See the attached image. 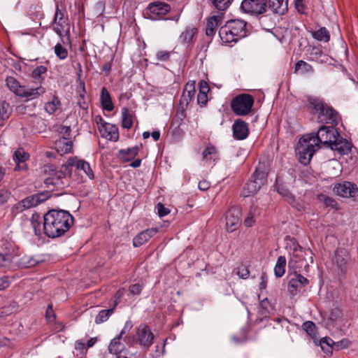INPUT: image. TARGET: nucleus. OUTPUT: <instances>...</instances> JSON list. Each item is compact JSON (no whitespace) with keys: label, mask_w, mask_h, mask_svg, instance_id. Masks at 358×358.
I'll return each instance as SVG.
<instances>
[{"label":"nucleus","mask_w":358,"mask_h":358,"mask_svg":"<svg viewBox=\"0 0 358 358\" xmlns=\"http://www.w3.org/2000/svg\"><path fill=\"white\" fill-rule=\"evenodd\" d=\"M55 53L60 59H64L68 56L67 50L59 43L55 46Z\"/></svg>","instance_id":"nucleus-50"},{"label":"nucleus","mask_w":358,"mask_h":358,"mask_svg":"<svg viewBox=\"0 0 358 358\" xmlns=\"http://www.w3.org/2000/svg\"><path fill=\"white\" fill-rule=\"evenodd\" d=\"M137 342L148 349L153 343L154 335L150 331L148 326L145 324H141L136 330Z\"/></svg>","instance_id":"nucleus-16"},{"label":"nucleus","mask_w":358,"mask_h":358,"mask_svg":"<svg viewBox=\"0 0 358 358\" xmlns=\"http://www.w3.org/2000/svg\"><path fill=\"white\" fill-rule=\"evenodd\" d=\"M195 81H189L185 86L182 94L180 99V104H185L187 106L194 96Z\"/></svg>","instance_id":"nucleus-24"},{"label":"nucleus","mask_w":358,"mask_h":358,"mask_svg":"<svg viewBox=\"0 0 358 358\" xmlns=\"http://www.w3.org/2000/svg\"><path fill=\"white\" fill-rule=\"evenodd\" d=\"M289 277L287 291L292 296H296L309 282L308 280L300 273H298L296 270H294V273L290 274Z\"/></svg>","instance_id":"nucleus-13"},{"label":"nucleus","mask_w":358,"mask_h":358,"mask_svg":"<svg viewBox=\"0 0 358 358\" xmlns=\"http://www.w3.org/2000/svg\"><path fill=\"white\" fill-rule=\"evenodd\" d=\"M196 32L195 28H187L180 36V39L183 43H190Z\"/></svg>","instance_id":"nucleus-46"},{"label":"nucleus","mask_w":358,"mask_h":358,"mask_svg":"<svg viewBox=\"0 0 358 358\" xmlns=\"http://www.w3.org/2000/svg\"><path fill=\"white\" fill-rule=\"evenodd\" d=\"M78 106L83 110L88 109V102L85 99V96L84 94H80V96L78 99Z\"/></svg>","instance_id":"nucleus-63"},{"label":"nucleus","mask_w":358,"mask_h":358,"mask_svg":"<svg viewBox=\"0 0 358 358\" xmlns=\"http://www.w3.org/2000/svg\"><path fill=\"white\" fill-rule=\"evenodd\" d=\"M132 115L130 113L128 108L124 107L122 109V126L127 129L132 127Z\"/></svg>","instance_id":"nucleus-42"},{"label":"nucleus","mask_w":358,"mask_h":358,"mask_svg":"<svg viewBox=\"0 0 358 358\" xmlns=\"http://www.w3.org/2000/svg\"><path fill=\"white\" fill-rule=\"evenodd\" d=\"M334 192L338 196L343 197H349L353 201H358V187L350 182L344 181L334 185Z\"/></svg>","instance_id":"nucleus-11"},{"label":"nucleus","mask_w":358,"mask_h":358,"mask_svg":"<svg viewBox=\"0 0 358 358\" xmlns=\"http://www.w3.org/2000/svg\"><path fill=\"white\" fill-rule=\"evenodd\" d=\"M350 342L347 339H343L338 342H334V350H339L343 348H348Z\"/></svg>","instance_id":"nucleus-61"},{"label":"nucleus","mask_w":358,"mask_h":358,"mask_svg":"<svg viewBox=\"0 0 358 358\" xmlns=\"http://www.w3.org/2000/svg\"><path fill=\"white\" fill-rule=\"evenodd\" d=\"M294 73H300L302 75L307 73H313L314 72L313 67L303 60L298 61L294 66Z\"/></svg>","instance_id":"nucleus-34"},{"label":"nucleus","mask_w":358,"mask_h":358,"mask_svg":"<svg viewBox=\"0 0 358 358\" xmlns=\"http://www.w3.org/2000/svg\"><path fill=\"white\" fill-rule=\"evenodd\" d=\"M28 158L29 157L25 153L24 150L22 148H18L13 155V160L16 163L15 170H25L27 169V165L24 162L28 159Z\"/></svg>","instance_id":"nucleus-27"},{"label":"nucleus","mask_w":358,"mask_h":358,"mask_svg":"<svg viewBox=\"0 0 358 358\" xmlns=\"http://www.w3.org/2000/svg\"><path fill=\"white\" fill-rule=\"evenodd\" d=\"M73 217L67 210L52 209L43 215V231L49 238L63 236L73 224Z\"/></svg>","instance_id":"nucleus-1"},{"label":"nucleus","mask_w":358,"mask_h":358,"mask_svg":"<svg viewBox=\"0 0 358 358\" xmlns=\"http://www.w3.org/2000/svg\"><path fill=\"white\" fill-rule=\"evenodd\" d=\"M114 307H111L108 310H101L99 312L98 315H96L95 318V322L96 324H101L106 320L110 317V316L114 312Z\"/></svg>","instance_id":"nucleus-44"},{"label":"nucleus","mask_w":358,"mask_h":358,"mask_svg":"<svg viewBox=\"0 0 358 358\" xmlns=\"http://www.w3.org/2000/svg\"><path fill=\"white\" fill-rule=\"evenodd\" d=\"M289 322L286 319L277 318L271 328H269L268 334L275 338H282L289 335Z\"/></svg>","instance_id":"nucleus-15"},{"label":"nucleus","mask_w":358,"mask_h":358,"mask_svg":"<svg viewBox=\"0 0 358 358\" xmlns=\"http://www.w3.org/2000/svg\"><path fill=\"white\" fill-rule=\"evenodd\" d=\"M254 104V98L249 94H241L231 101V108L234 114L239 116L248 115Z\"/></svg>","instance_id":"nucleus-7"},{"label":"nucleus","mask_w":358,"mask_h":358,"mask_svg":"<svg viewBox=\"0 0 358 358\" xmlns=\"http://www.w3.org/2000/svg\"><path fill=\"white\" fill-rule=\"evenodd\" d=\"M234 137L237 140H244L249 135V128L247 122L241 119H237L232 125Z\"/></svg>","instance_id":"nucleus-19"},{"label":"nucleus","mask_w":358,"mask_h":358,"mask_svg":"<svg viewBox=\"0 0 358 358\" xmlns=\"http://www.w3.org/2000/svg\"><path fill=\"white\" fill-rule=\"evenodd\" d=\"M305 107L313 115H317L318 122L336 126L339 122L338 113L330 105L317 96H308Z\"/></svg>","instance_id":"nucleus-2"},{"label":"nucleus","mask_w":358,"mask_h":358,"mask_svg":"<svg viewBox=\"0 0 358 358\" xmlns=\"http://www.w3.org/2000/svg\"><path fill=\"white\" fill-rule=\"evenodd\" d=\"M10 193L6 189H0V206L5 203L10 197Z\"/></svg>","instance_id":"nucleus-62"},{"label":"nucleus","mask_w":358,"mask_h":358,"mask_svg":"<svg viewBox=\"0 0 358 358\" xmlns=\"http://www.w3.org/2000/svg\"><path fill=\"white\" fill-rule=\"evenodd\" d=\"M25 210L26 208L22 206L21 201H19L12 207L10 212L13 216H15Z\"/></svg>","instance_id":"nucleus-56"},{"label":"nucleus","mask_w":358,"mask_h":358,"mask_svg":"<svg viewBox=\"0 0 358 358\" xmlns=\"http://www.w3.org/2000/svg\"><path fill=\"white\" fill-rule=\"evenodd\" d=\"M267 8L273 13L284 15L288 10V0H267Z\"/></svg>","instance_id":"nucleus-22"},{"label":"nucleus","mask_w":358,"mask_h":358,"mask_svg":"<svg viewBox=\"0 0 358 358\" xmlns=\"http://www.w3.org/2000/svg\"><path fill=\"white\" fill-rule=\"evenodd\" d=\"M158 231L156 228H151L144 230L136 235L133 239V245L136 248L141 246Z\"/></svg>","instance_id":"nucleus-23"},{"label":"nucleus","mask_w":358,"mask_h":358,"mask_svg":"<svg viewBox=\"0 0 358 358\" xmlns=\"http://www.w3.org/2000/svg\"><path fill=\"white\" fill-rule=\"evenodd\" d=\"M247 22L242 20H231L221 27L219 35L222 42L229 43L236 42L239 38L247 36Z\"/></svg>","instance_id":"nucleus-3"},{"label":"nucleus","mask_w":358,"mask_h":358,"mask_svg":"<svg viewBox=\"0 0 358 358\" xmlns=\"http://www.w3.org/2000/svg\"><path fill=\"white\" fill-rule=\"evenodd\" d=\"M68 175L64 169L60 171H56L52 176L45 179L44 183L48 188L50 186L56 187L57 189H63L66 186V182L64 179H66V176Z\"/></svg>","instance_id":"nucleus-18"},{"label":"nucleus","mask_w":358,"mask_h":358,"mask_svg":"<svg viewBox=\"0 0 358 358\" xmlns=\"http://www.w3.org/2000/svg\"><path fill=\"white\" fill-rule=\"evenodd\" d=\"M241 208L238 206L231 207L226 213V227L229 232L235 231L241 224Z\"/></svg>","instance_id":"nucleus-14"},{"label":"nucleus","mask_w":358,"mask_h":358,"mask_svg":"<svg viewBox=\"0 0 358 358\" xmlns=\"http://www.w3.org/2000/svg\"><path fill=\"white\" fill-rule=\"evenodd\" d=\"M16 266L15 256L9 251L0 252V267L11 269Z\"/></svg>","instance_id":"nucleus-26"},{"label":"nucleus","mask_w":358,"mask_h":358,"mask_svg":"<svg viewBox=\"0 0 358 358\" xmlns=\"http://www.w3.org/2000/svg\"><path fill=\"white\" fill-rule=\"evenodd\" d=\"M233 0H211L213 6L219 10H225L231 5Z\"/></svg>","instance_id":"nucleus-49"},{"label":"nucleus","mask_w":358,"mask_h":358,"mask_svg":"<svg viewBox=\"0 0 358 358\" xmlns=\"http://www.w3.org/2000/svg\"><path fill=\"white\" fill-rule=\"evenodd\" d=\"M312 37L321 42L327 43L330 40V34L324 27H320L318 30L311 31Z\"/></svg>","instance_id":"nucleus-33"},{"label":"nucleus","mask_w":358,"mask_h":358,"mask_svg":"<svg viewBox=\"0 0 358 358\" xmlns=\"http://www.w3.org/2000/svg\"><path fill=\"white\" fill-rule=\"evenodd\" d=\"M101 103L103 110L112 111L114 108L110 95L106 87L101 89Z\"/></svg>","instance_id":"nucleus-31"},{"label":"nucleus","mask_w":358,"mask_h":358,"mask_svg":"<svg viewBox=\"0 0 358 358\" xmlns=\"http://www.w3.org/2000/svg\"><path fill=\"white\" fill-rule=\"evenodd\" d=\"M138 151L139 147L137 145L126 150H120L118 152V157L123 162H129L135 158Z\"/></svg>","instance_id":"nucleus-29"},{"label":"nucleus","mask_w":358,"mask_h":358,"mask_svg":"<svg viewBox=\"0 0 358 358\" xmlns=\"http://www.w3.org/2000/svg\"><path fill=\"white\" fill-rule=\"evenodd\" d=\"M316 146L317 145L313 143L307 134L299 139L296 147V152L299 155V160L301 164L307 165L310 163L316 151Z\"/></svg>","instance_id":"nucleus-6"},{"label":"nucleus","mask_w":358,"mask_h":358,"mask_svg":"<svg viewBox=\"0 0 358 358\" xmlns=\"http://www.w3.org/2000/svg\"><path fill=\"white\" fill-rule=\"evenodd\" d=\"M142 290V285L139 283L134 284L129 286V292L132 295H139Z\"/></svg>","instance_id":"nucleus-58"},{"label":"nucleus","mask_w":358,"mask_h":358,"mask_svg":"<svg viewBox=\"0 0 358 358\" xmlns=\"http://www.w3.org/2000/svg\"><path fill=\"white\" fill-rule=\"evenodd\" d=\"M241 8L244 13L258 15L266 12L267 0H243Z\"/></svg>","instance_id":"nucleus-12"},{"label":"nucleus","mask_w":358,"mask_h":358,"mask_svg":"<svg viewBox=\"0 0 358 358\" xmlns=\"http://www.w3.org/2000/svg\"><path fill=\"white\" fill-rule=\"evenodd\" d=\"M76 166L78 171H83L90 179L94 178L93 171L88 162L83 159H78L77 157H70L66 163L64 164L62 169H64L67 172L68 176L72 174V167Z\"/></svg>","instance_id":"nucleus-10"},{"label":"nucleus","mask_w":358,"mask_h":358,"mask_svg":"<svg viewBox=\"0 0 358 358\" xmlns=\"http://www.w3.org/2000/svg\"><path fill=\"white\" fill-rule=\"evenodd\" d=\"M334 126L327 127L322 125L319 128L316 134L310 133L307 135L311 138L315 145H318L319 143H322L330 146L334 140L339 136V133Z\"/></svg>","instance_id":"nucleus-8"},{"label":"nucleus","mask_w":358,"mask_h":358,"mask_svg":"<svg viewBox=\"0 0 358 358\" xmlns=\"http://www.w3.org/2000/svg\"><path fill=\"white\" fill-rule=\"evenodd\" d=\"M47 72V68L44 66H38L35 68L31 73V76L34 79H42L41 76Z\"/></svg>","instance_id":"nucleus-53"},{"label":"nucleus","mask_w":358,"mask_h":358,"mask_svg":"<svg viewBox=\"0 0 358 358\" xmlns=\"http://www.w3.org/2000/svg\"><path fill=\"white\" fill-rule=\"evenodd\" d=\"M12 113V108L6 101L0 102V127L3 126Z\"/></svg>","instance_id":"nucleus-30"},{"label":"nucleus","mask_w":358,"mask_h":358,"mask_svg":"<svg viewBox=\"0 0 358 358\" xmlns=\"http://www.w3.org/2000/svg\"><path fill=\"white\" fill-rule=\"evenodd\" d=\"M54 189H51L50 191H44L35 194H33V197L34 199L35 202H37V205L45 201L48 199L51 196V191H53Z\"/></svg>","instance_id":"nucleus-48"},{"label":"nucleus","mask_w":358,"mask_h":358,"mask_svg":"<svg viewBox=\"0 0 358 358\" xmlns=\"http://www.w3.org/2000/svg\"><path fill=\"white\" fill-rule=\"evenodd\" d=\"M290 248L292 250V257L288 262V267L289 269L296 270L297 268H308L309 266L308 262L306 260V256L308 253L312 255L309 249H304L299 244L294 241Z\"/></svg>","instance_id":"nucleus-5"},{"label":"nucleus","mask_w":358,"mask_h":358,"mask_svg":"<svg viewBox=\"0 0 358 358\" xmlns=\"http://www.w3.org/2000/svg\"><path fill=\"white\" fill-rule=\"evenodd\" d=\"M250 274L249 270L248 268L243 265L237 268V275L240 276L241 278L246 279L248 278Z\"/></svg>","instance_id":"nucleus-57"},{"label":"nucleus","mask_w":358,"mask_h":358,"mask_svg":"<svg viewBox=\"0 0 358 358\" xmlns=\"http://www.w3.org/2000/svg\"><path fill=\"white\" fill-rule=\"evenodd\" d=\"M59 144L63 145L62 150L64 151V153H69L73 150V142L69 138H65V139L59 140Z\"/></svg>","instance_id":"nucleus-51"},{"label":"nucleus","mask_w":358,"mask_h":358,"mask_svg":"<svg viewBox=\"0 0 358 358\" xmlns=\"http://www.w3.org/2000/svg\"><path fill=\"white\" fill-rule=\"evenodd\" d=\"M170 10L169 4L162 1H154L148 4L143 11V15L147 19L159 20L164 19V16Z\"/></svg>","instance_id":"nucleus-9"},{"label":"nucleus","mask_w":358,"mask_h":358,"mask_svg":"<svg viewBox=\"0 0 358 358\" xmlns=\"http://www.w3.org/2000/svg\"><path fill=\"white\" fill-rule=\"evenodd\" d=\"M217 157V150L213 145L207 146L203 152V159L206 161H214Z\"/></svg>","instance_id":"nucleus-45"},{"label":"nucleus","mask_w":358,"mask_h":358,"mask_svg":"<svg viewBox=\"0 0 358 358\" xmlns=\"http://www.w3.org/2000/svg\"><path fill=\"white\" fill-rule=\"evenodd\" d=\"M157 209L159 217L166 216L170 213V210L166 208L162 203H157Z\"/></svg>","instance_id":"nucleus-59"},{"label":"nucleus","mask_w":358,"mask_h":358,"mask_svg":"<svg viewBox=\"0 0 358 358\" xmlns=\"http://www.w3.org/2000/svg\"><path fill=\"white\" fill-rule=\"evenodd\" d=\"M259 215V210L257 206L252 205L248 212V215L244 220V225L247 227H252L255 222V217Z\"/></svg>","instance_id":"nucleus-39"},{"label":"nucleus","mask_w":358,"mask_h":358,"mask_svg":"<svg viewBox=\"0 0 358 358\" xmlns=\"http://www.w3.org/2000/svg\"><path fill=\"white\" fill-rule=\"evenodd\" d=\"M59 12H55V17H54V23L55 26L54 27L55 31L59 36H62V31H64V26L63 22H57Z\"/></svg>","instance_id":"nucleus-52"},{"label":"nucleus","mask_w":358,"mask_h":358,"mask_svg":"<svg viewBox=\"0 0 358 358\" xmlns=\"http://www.w3.org/2000/svg\"><path fill=\"white\" fill-rule=\"evenodd\" d=\"M122 336L119 335L117 337L113 338L108 346V351L110 353L115 355L120 354L124 349V345L120 342V339Z\"/></svg>","instance_id":"nucleus-38"},{"label":"nucleus","mask_w":358,"mask_h":358,"mask_svg":"<svg viewBox=\"0 0 358 358\" xmlns=\"http://www.w3.org/2000/svg\"><path fill=\"white\" fill-rule=\"evenodd\" d=\"M332 150L337 151L340 155H348L351 151L352 144L340 135L336 137L329 146Z\"/></svg>","instance_id":"nucleus-20"},{"label":"nucleus","mask_w":358,"mask_h":358,"mask_svg":"<svg viewBox=\"0 0 358 358\" xmlns=\"http://www.w3.org/2000/svg\"><path fill=\"white\" fill-rule=\"evenodd\" d=\"M98 117L101 123L99 130L101 136L114 142L117 141L119 139L118 128L114 124L106 122L101 117L99 116Z\"/></svg>","instance_id":"nucleus-17"},{"label":"nucleus","mask_w":358,"mask_h":358,"mask_svg":"<svg viewBox=\"0 0 358 358\" xmlns=\"http://www.w3.org/2000/svg\"><path fill=\"white\" fill-rule=\"evenodd\" d=\"M334 341L330 338L329 337H324L318 339L317 344L319 345L322 350L327 355H331L332 354V350H334Z\"/></svg>","instance_id":"nucleus-37"},{"label":"nucleus","mask_w":358,"mask_h":358,"mask_svg":"<svg viewBox=\"0 0 358 358\" xmlns=\"http://www.w3.org/2000/svg\"><path fill=\"white\" fill-rule=\"evenodd\" d=\"M286 258L285 256H280L276 262L274 273L277 278L282 277L285 272Z\"/></svg>","instance_id":"nucleus-41"},{"label":"nucleus","mask_w":358,"mask_h":358,"mask_svg":"<svg viewBox=\"0 0 358 358\" xmlns=\"http://www.w3.org/2000/svg\"><path fill=\"white\" fill-rule=\"evenodd\" d=\"M222 14L213 15L208 18L206 24V34L208 36H213L215 34L216 29L221 25L222 22Z\"/></svg>","instance_id":"nucleus-25"},{"label":"nucleus","mask_w":358,"mask_h":358,"mask_svg":"<svg viewBox=\"0 0 358 358\" xmlns=\"http://www.w3.org/2000/svg\"><path fill=\"white\" fill-rule=\"evenodd\" d=\"M126 294V289L124 288L120 289L114 296L115 300L113 301V305L112 307H115L121 303L122 296Z\"/></svg>","instance_id":"nucleus-55"},{"label":"nucleus","mask_w":358,"mask_h":358,"mask_svg":"<svg viewBox=\"0 0 358 358\" xmlns=\"http://www.w3.org/2000/svg\"><path fill=\"white\" fill-rule=\"evenodd\" d=\"M199 94H208L210 87L208 84L205 80H202L199 84Z\"/></svg>","instance_id":"nucleus-60"},{"label":"nucleus","mask_w":358,"mask_h":358,"mask_svg":"<svg viewBox=\"0 0 358 358\" xmlns=\"http://www.w3.org/2000/svg\"><path fill=\"white\" fill-rule=\"evenodd\" d=\"M157 57L159 61H168L170 57V52L168 51H159L157 53Z\"/></svg>","instance_id":"nucleus-64"},{"label":"nucleus","mask_w":358,"mask_h":358,"mask_svg":"<svg viewBox=\"0 0 358 358\" xmlns=\"http://www.w3.org/2000/svg\"><path fill=\"white\" fill-rule=\"evenodd\" d=\"M20 201L22 203V206H24V207L26 209L37 206V202H35L32 195L26 197L25 199L21 200Z\"/></svg>","instance_id":"nucleus-54"},{"label":"nucleus","mask_w":358,"mask_h":358,"mask_svg":"<svg viewBox=\"0 0 358 358\" xmlns=\"http://www.w3.org/2000/svg\"><path fill=\"white\" fill-rule=\"evenodd\" d=\"M60 106V101L56 96H54L51 101H48L45 105V110L49 114L55 113Z\"/></svg>","instance_id":"nucleus-47"},{"label":"nucleus","mask_w":358,"mask_h":358,"mask_svg":"<svg viewBox=\"0 0 358 358\" xmlns=\"http://www.w3.org/2000/svg\"><path fill=\"white\" fill-rule=\"evenodd\" d=\"M268 172L264 164L259 163L255 173L244 185L241 195L244 197L254 196L266 182Z\"/></svg>","instance_id":"nucleus-4"},{"label":"nucleus","mask_w":358,"mask_h":358,"mask_svg":"<svg viewBox=\"0 0 358 358\" xmlns=\"http://www.w3.org/2000/svg\"><path fill=\"white\" fill-rule=\"evenodd\" d=\"M6 85L16 95H20L24 86H21L19 82L13 77H8L6 80Z\"/></svg>","instance_id":"nucleus-40"},{"label":"nucleus","mask_w":358,"mask_h":358,"mask_svg":"<svg viewBox=\"0 0 358 358\" xmlns=\"http://www.w3.org/2000/svg\"><path fill=\"white\" fill-rule=\"evenodd\" d=\"M39 263V261L30 255H24L16 260V266L23 268L34 267Z\"/></svg>","instance_id":"nucleus-36"},{"label":"nucleus","mask_w":358,"mask_h":358,"mask_svg":"<svg viewBox=\"0 0 358 358\" xmlns=\"http://www.w3.org/2000/svg\"><path fill=\"white\" fill-rule=\"evenodd\" d=\"M349 259L348 251L344 248H340L336 250L334 262L336 264L341 273H344L346 270V264Z\"/></svg>","instance_id":"nucleus-21"},{"label":"nucleus","mask_w":358,"mask_h":358,"mask_svg":"<svg viewBox=\"0 0 358 358\" xmlns=\"http://www.w3.org/2000/svg\"><path fill=\"white\" fill-rule=\"evenodd\" d=\"M186 117V113L184 108L178 109L176 114L173 118L171 122V127H174L173 133L181 131L180 129V126L182 124V122Z\"/></svg>","instance_id":"nucleus-32"},{"label":"nucleus","mask_w":358,"mask_h":358,"mask_svg":"<svg viewBox=\"0 0 358 358\" xmlns=\"http://www.w3.org/2000/svg\"><path fill=\"white\" fill-rule=\"evenodd\" d=\"M302 328L312 338L314 343L317 344L319 336L315 323L312 321H306L303 323Z\"/></svg>","instance_id":"nucleus-35"},{"label":"nucleus","mask_w":358,"mask_h":358,"mask_svg":"<svg viewBox=\"0 0 358 358\" xmlns=\"http://www.w3.org/2000/svg\"><path fill=\"white\" fill-rule=\"evenodd\" d=\"M317 199L319 201L323 203L327 207H330L333 209H338V203L331 197L324 194H320L317 195Z\"/></svg>","instance_id":"nucleus-43"},{"label":"nucleus","mask_w":358,"mask_h":358,"mask_svg":"<svg viewBox=\"0 0 358 358\" xmlns=\"http://www.w3.org/2000/svg\"><path fill=\"white\" fill-rule=\"evenodd\" d=\"M45 92V89L42 86H39L35 88H25V87H24L20 96L24 97L28 99H33L44 94Z\"/></svg>","instance_id":"nucleus-28"}]
</instances>
